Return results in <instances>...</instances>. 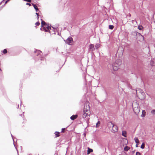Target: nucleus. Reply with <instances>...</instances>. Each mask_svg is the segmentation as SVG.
<instances>
[{
    "label": "nucleus",
    "mask_w": 155,
    "mask_h": 155,
    "mask_svg": "<svg viewBox=\"0 0 155 155\" xmlns=\"http://www.w3.org/2000/svg\"><path fill=\"white\" fill-rule=\"evenodd\" d=\"M35 55L36 56V59L40 60L41 61L44 60V58L41 57V52L39 50H35L34 51Z\"/></svg>",
    "instance_id": "1"
},
{
    "label": "nucleus",
    "mask_w": 155,
    "mask_h": 155,
    "mask_svg": "<svg viewBox=\"0 0 155 155\" xmlns=\"http://www.w3.org/2000/svg\"><path fill=\"white\" fill-rule=\"evenodd\" d=\"M108 125L112 127V131L114 133L117 132L118 130V127L117 125L113 124L111 122H109L108 123Z\"/></svg>",
    "instance_id": "2"
},
{
    "label": "nucleus",
    "mask_w": 155,
    "mask_h": 155,
    "mask_svg": "<svg viewBox=\"0 0 155 155\" xmlns=\"http://www.w3.org/2000/svg\"><path fill=\"white\" fill-rule=\"evenodd\" d=\"M45 27L41 28L40 30L42 31H44L45 32H50V30L51 29V27L47 24L46 25Z\"/></svg>",
    "instance_id": "3"
},
{
    "label": "nucleus",
    "mask_w": 155,
    "mask_h": 155,
    "mask_svg": "<svg viewBox=\"0 0 155 155\" xmlns=\"http://www.w3.org/2000/svg\"><path fill=\"white\" fill-rule=\"evenodd\" d=\"M120 65V62H119V64L114 63L112 65V67L114 71H117L119 68Z\"/></svg>",
    "instance_id": "4"
},
{
    "label": "nucleus",
    "mask_w": 155,
    "mask_h": 155,
    "mask_svg": "<svg viewBox=\"0 0 155 155\" xmlns=\"http://www.w3.org/2000/svg\"><path fill=\"white\" fill-rule=\"evenodd\" d=\"M90 110V107L89 105L86 104L84 105L83 110L84 113H91Z\"/></svg>",
    "instance_id": "5"
},
{
    "label": "nucleus",
    "mask_w": 155,
    "mask_h": 155,
    "mask_svg": "<svg viewBox=\"0 0 155 155\" xmlns=\"http://www.w3.org/2000/svg\"><path fill=\"white\" fill-rule=\"evenodd\" d=\"M66 43L69 45H71V43L73 41L72 38L71 37H69L66 40H64Z\"/></svg>",
    "instance_id": "6"
},
{
    "label": "nucleus",
    "mask_w": 155,
    "mask_h": 155,
    "mask_svg": "<svg viewBox=\"0 0 155 155\" xmlns=\"http://www.w3.org/2000/svg\"><path fill=\"white\" fill-rule=\"evenodd\" d=\"M91 113H84V114L82 115V117L83 118H84L86 117H88V116H90Z\"/></svg>",
    "instance_id": "7"
},
{
    "label": "nucleus",
    "mask_w": 155,
    "mask_h": 155,
    "mask_svg": "<svg viewBox=\"0 0 155 155\" xmlns=\"http://www.w3.org/2000/svg\"><path fill=\"white\" fill-rule=\"evenodd\" d=\"M136 92L137 93L139 92L142 95H143L145 93L143 90L140 88H137L136 90Z\"/></svg>",
    "instance_id": "8"
},
{
    "label": "nucleus",
    "mask_w": 155,
    "mask_h": 155,
    "mask_svg": "<svg viewBox=\"0 0 155 155\" xmlns=\"http://www.w3.org/2000/svg\"><path fill=\"white\" fill-rule=\"evenodd\" d=\"M78 117V115L77 114L73 115L71 117L70 119L72 120H74L76 119Z\"/></svg>",
    "instance_id": "9"
},
{
    "label": "nucleus",
    "mask_w": 155,
    "mask_h": 155,
    "mask_svg": "<svg viewBox=\"0 0 155 155\" xmlns=\"http://www.w3.org/2000/svg\"><path fill=\"white\" fill-rule=\"evenodd\" d=\"M89 48L90 49H91V51H93L94 50L95 48L94 47V45H93L92 44H91L90 45Z\"/></svg>",
    "instance_id": "10"
},
{
    "label": "nucleus",
    "mask_w": 155,
    "mask_h": 155,
    "mask_svg": "<svg viewBox=\"0 0 155 155\" xmlns=\"http://www.w3.org/2000/svg\"><path fill=\"white\" fill-rule=\"evenodd\" d=\"M32 5L34 7V8L35 9L36 11L38 12L39 10L37 6L35 4L33 3L32 4Z\"/></svg>",
    "instance_id": "11"
},
{
    "label": "nucleus",
    "mask_w": 155,
    "mask_h": 155,
    "mask_svg": "<svg viewBox=\"0 0 155 155\" xmlns=\"http://www.w3.org/2000/svg\"><path fill=\"white\" fill-rule=\"evenodd\" d=\"M41 26L42 28L44 27L43 26H45L47 24L44 21H43L41 19Z\"/></svg>",
    "instance_id": "12"
},
{
    "label": "nucleus",
    "mask_w": 155,
    "mask_h": 155,
    "mask_svg": "<svg viewBox=\"0 0 155 155\" xmlns=\"http://www.w3.org/2000/svg\"><path fill=\"white\" fill-rule=\"evenodd\" d=\"M93 151V150L92 149L88 147V150H87V154H89L90 153L92 152Z\"/></svg>",
    "instance_id": "13"
},
{
    "label": "nucleus",
    "mask_w": 155,
    "mask_h": 155,
    "mask_svg": "<svg viewBox=\"0 0 155 155\" xmlns=\"http://www.w3.org/2000/svg\"><path fill=\"white\" fill-rule=\"evenodd\" d=\"M122 135L124 137H126L127 136V132L125 131H123L122 132Z\"/></svg>",
    "instance_id": "14"
},
{
    "label": "nucleus",
    "mask_w": 155,
    "mask_h": 155,
    "mask_svg": "<svg viewBox=\"0 0 155 155\" xmlns=\"http://www.w3.org/2000/svg\"><path fill=\"white\" fill-rule=\"evenodd\" d=\"M146 112L145 110H142V114L141 115V117H145V115H146Z\"/></svg>",
    "instance_id": "15"
},
{
    "label": "nucleus",
    "mask_w": 155,
    "mask_h": 155,
    "mask_svg": "<svg viewBox=\"0 0 155 155\" xmlns=\"http://www.w3.org/2000/svg\"><path fill=\"white\" fill-rule=\"evenodd\" d=\"M60 133L58 131H56L54 133V134L55 135L56 137H58L60 136L59 135Z\"/></svg>",
    "instance_id": "16"
},
{
    "label": "nucleus",
    "mask_w": 155,
    "mask_h": 155,
    "mask_svg": "<svg viewBox=\"0 0 155 155\" xmlns=\"http://www.w3.org/2000/svg\"><path fill=\"white\" fill-rule=\"evenodd\" d=\"M134 140L136 143H139V141L137 137L134 138Z\"/></svg>",
    "instance_id": "17"
},
{
    "label": "nucleus",
    "mask_w": 155,
    "mask_h": 155,
    "mask_svg": "<svg viewBox=\"0 0 155 155\" xmlns=\"http://www.w3.org/2000/svg\"><path fill=\"white\" fill-rule=\"evenodd\" d=\"M130 149V148L127 146H126L125 147L124 149V151H127L129 149Z\"/></svg>",
    "instance_id": "18"
},
{
    "label": "nucleus",
    "mask_w": 155,
    "mask_h": 155,
    "mask_svg": "<svg viewBox=\"0 0 155 155\" xmlns=\"http://www.w3.org/2000/svg\"><path fill=\"white\" fill-rule=\"evenodd\" d=\"M119 62H120V65L121 64V61L120 59H118L117 60L115 63L117 64H119Z\"/></svg>",
    "instance_id": "19"
},
{
    "label": "nucleus",
    "mask_w": 155,
    "mask_h": 155,
    "mask_svg": "<svg viewBox=\"0 0 155 155\" xmlns=\"http://www.w3.org/2000/svg\"><path fill=\"white\" fill-rule=\"evenodd\" d=\"M100 45L99 43L96 44L95 46V47L97 49L98 48H99L100 47Z\"/></svg>",
    "instance_id": "20"
},
{
    "label": "nucleus",
    "mask_w": 155,
    "mask_h": 155,
    "mask_svg": "<svg viewBox=\"0 0 155 155\" xmlns=\"http://www.w3.org/2000/svg\"><path fill=\"white\" fill-rule=\"evenodd\" d=\"M101 122L100 121H98L97 122V123L96 127H98L99 126Z\"/></svg>",
    "instance_id": "21"
},
{
    "label": "nucleus",
    "mask_w": 155,
    "mask_h": 155,
    "mask_svg": "<svg viewBox=\"0 0 155 155\" xmlns=\"http://www.w3.org/2000/svg\"><path fill=\"white\" fill-rule=\"evenodd\" d=\"M145 147V143H143L141 147L140 148L142 149H143Z\"/></svg>",
    "instance_id": "22"
},
{
    "label": "nucleus",
    "mask_w": 155,
    "mask_h": 155,
    "mask_svg": "<svg viewBox=\"0 0 155 155\" xmlns=\"http://www.w3.org/2000/svg\"><path fill=\"white\" fill-rule=\"evenodd\" d=\"M138 28L139 30H141L143 29V27L142 25L138 26Z\"/></svg>",
    "instance_id": "23"
},
{
    "label": "nucleus",
    "mask_w": 155,
    "mask_h": 155,
    "mask_svg": "<svg viewBox=\"0 0 155 155\" xmlns=\"http://www.w3.org/2000/svg\"><path fill=\"white\" fill-rule=\"evenodd\" d=\"M151 112L152 114L155 115V110L153 109L152 110Z\"/></svg>",
    "instance_id": "24"
},
{
    "label": "nucleus",
    "mask_w": 155,
    "mask_h": 155,
    "mask_svg": "<svg viewBox=\"0 0 155 155\" xmlns=\"http://www.w3.org/2000/svg\"><path fill=\"white\" fill-rule=\"evenodd\" d=\"M109 28L110 29H113L114 28V26L113 25H109Z\"/></svg>",
    "instance_id": "25"
},
{
    "label": "nucleus",
    "mask_w": 155,
    "mask_h": 155,
    "mask_svg": "<svg viewBox=\"0 0 155 155\" xmlns=\"http://www.w3.org/2000/svg\"><path fill=\"white\" fill-rule=\"evenodd\" d=\"M8 51L6 49H4V50L3 51V53L4 54H5L7 53Z\"/></svg>",
    "instance_id": "26"
},
{
    "label": "nucleus",
    "mask_w": 155,
    "mask_h": 155,
    "mask_svg": "<svg viewBox=\"0 0 155 155\" xmlns=\"http://www.w3.org/2000/svg\"><path fill=\"white\" fill-rule=\"evenodd\" d=\"M66 128H67V127H66ZM65 129H66V128H62L61 129V132L64 133V130Z\"/></svg>",
    "instance_id": "27"
},
{
    "label": "nucleus",
    "mask_w": 155,
    "mask_h": 155,
    "mask_svg": "<svg viewBox=\"0 0 155 155\" xmlns=\"http://www.w3.org/2000/svg\"><path fill=\"white\" fill-rule=\"evenodd\" d=\"M40 23L39 21H38V22H36L35 24V25L36 26H38L40 25Z\"/></svg>",
    "instance_id": "28"
},
{
    "label": "nucleus",
    "mask_w": 155,
    "mask_h": 155,
    "mask_svg": "<svg viewBox=\"0 0 155 155\" xmlns=\"http://www.w3.org/2000/svg\"><path fill=\"white\" fill-rule=\"evenodd\" d=\"M136 155H140V153L138 152H136Z\"/></svg>",
    "instance_id": "29"
},
{
    "label": "nucleus",
    "mask_w": 155,
    "mask_h": 155,
    "mask_svg": "<svg viewBox=\"0 0 155 155\" xmlns=\"http://www.w3.org/2000/svg\"><path fill=\"white\" fill-rule=\"evenodd\" d=\"M24 1L27 2H30L31 1V0H23Z\"/></svg>",
    "instance_id": "30"
},
{
    "label": "nucleus",
    "mask_w": 155,
    "mask_h": 155,
    "mask_svg": "<svg viewBox=\"0 0 155 155\" xmlns=\"http://www.w3.org/2000/svg\"><path fill=\"white\" fill-rule=\"evenodd\" d=\"M36 15L37 16L38 19L39 14H38V13L37 12L36 13Z\"/></svg>",
    "instance_id": "31"
},
{
    "label": "nucleus",
    "mask_w": 155,
    "mask_h": 155,
    "mask_svg": "<svg viewBox=\"0 0 155 155\" xmlns=\"http://www.w3.org/2000/svg\"><path fill=\"white\" fill-rule=\"evenodd\" d=\"M10 0H7L5 2V4H4V5H5L6 3H7L9 1H10Z\"/></svg>",
    "instance_id": "32"
},
{
    "label": "nucleus",
    "mask_w": 155,
    "mask_h": 155,
    "mask_svg": "<svg viewBox=\"0 0 155 155\" xmlns=\"http://www.w3.org/2000/svg\"><path fill=\"white\" fill-rule=\"evenodd\" d=\"M26 5H29V6H31V4L30 3H26Z\"/></svg>",
    "instance_id": "33"
},
{
    "label": "nucleus",
    "mask_w": 155,
    "mask_h": 155,
    "mask_svg": "<svg viewBox=\"0 0 155 155\" xmlns=\"http://www.w3.org/2000/svg\"><path fill=\"white\" fill-rule=\"evenodd\" d=\"M138 143H136V147H138Z\"/></svg>",
    "instance_id": "34"
},
{
    "label": "nucleus",
    "mask_w": 155,
    "mask_h": 155,
    "mask_svg": "<svg viewBox=\"0 0 155 155\" xmlns=\"http://www.w3.org/2000/svg\"><path fill=\"white\" fill-rule=\"evenodd\" d=\"M84 79H85V81L87 82V80L86 79V77H85Z\"/></svg>",
    "instance_id": "35"
},
{
    "label": "nucleus",
    "mask_w": 155,
    "mask_h": 155,
    "mask_svg": "<svg viewBox=\"0 0 155 155\" xmlns=\"http://www.w3.org/2000/svg\"><path fill=\"white\" fill-rule=\"evenodd\" d=\"M11 134L12 137V139H13V141H14V139H13V136Z\"/></svg>",
    "instance_id": "36"
},
{
    "label": "nucleus",
    "mask_w": 155,
    "mask_h": 155,
    "mask_svg": "<svg viewBox=\"0 0 155 155\" xmlns=\"http://www.w3.org/2000/svg\"><path fill=\"white\" fill-rule=\"evenodd\" d=\"M137 108L138 109V111L139 112V110L138 109V108L137 107Z\"/></svg>",
    "instance_id": "37"
},
{
    "label": "nucleus",
    "mask_w": 155,
    "mask_h": 155,
    "mask_svg": "<svg viewBox=\"0 0 155 155\" xmlns=\"http://www.w3.org/2000/svg\"><path fill=\"white\" fill-rule=\"evenodd\" d=\"M20 115L21 116V117H22V114H21Z\"/></svg>",
    "instance_id": "38"
},
{
    "label": "nucleus",
    "mask_w": 155,
    "mask_h": 155,
    "mask_svg": "<svg viewBox=\"0 0 155 155\" xmlns=\"http://www.w3.org/2000/svg\"><path fill=\"white\" fill-rule=\"evenodd\" d=\"M52 28L53 29H54V28L53 27H52Z\"/></svg>",
    "instance_id": "39"
},
{
    "label": "nucleus",
    "mask_w": 155,
    "mask_h": 155,
    "mask_svg": "<svg viewBox=\"0 0 155 155\" xmlns=\"http://www.w3.org/2000/svg\"><path fill=\"white\" fill-rule=\"evenodd\" d=\"M0 71H2V70H1V68H0Z\"/></svg>",
    "instance_id": "40"
},
{
    "label": "nucleus",
    "mask_w": 155,
    "mask_h": 155,
    "mask_svg": "<svg viewBox=\"0 0 155 155\" xmlns=\"http://www.w3.org/2000/svg\"><path fill=\"white\" fill-rule=\"evenodd\" d=\"M18 108H19V105H18Z\"/></svg>",
    "instance_id": "41"
},
{
    "label": "nucleus",
    "mask_w": 155,
    "mask_h": 155,
    "mask_svg": "<svg viewBox=\"0 0 155 155\" xmlns=\"http://www.w3.org/2000/svg\"><path fill=\"white\" fill-rule=\"evenodd\" d=\"M131 16V15L130 14V15H129V16Z\"/></svg>",
    "instance_id": "42"
},
{
    "label": "nucleus",
    "mask_w": 155,
    "mask_h": 155,
    "mask_svg": "<svg viewBox=\"0 0 155 155\" xmlns=\"http://www.w3.org/2000/svg\"><path fill=\"white\" fill-rule=\"evenodd\" d=\"M131 16V15L130 14V15H129V16Z\"/></svg>",
    "instance_id": "43"
},
{
    "label": "nucleus",
    "mask_w": 155,
    "mask_h": 155,
    "mask_svg": "<svg viewBox=\"0 0 155 155\" xmlns=\"http://www.w3.org/2000/svg\"><path fill=\"white\" fill-rule=\"evenodd\" d=\"M21 103H22V102H21V104H20V105H21Z\"/></svg>",
    "instance_id": "44"
}]
</instances>
